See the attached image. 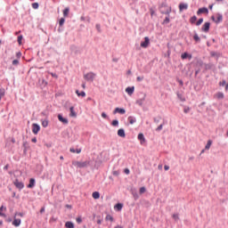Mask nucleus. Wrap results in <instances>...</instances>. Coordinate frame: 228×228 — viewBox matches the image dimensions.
Here are the masks:
<instances>
[{
	"instance_id": "obj_1",
	"label": "nucleus",
	"mask_w": 228,
	"mask_h": 228,
	"mask_svg": "<svg viewBox=\"0 0 228 228\" xmlns=\"http://www.w3.org/2000/svg\"><path fill=\"white\" fill-rule=\"evenodd\" d=\"M72 165L73 167H77V168H86V167H88V165H90V162L88 161H77V160H74L72 161Z\"/></svg>"
},
{
	"instance_id": "obj_2",
	"label": "nucleus",
	"mask_w": 228,
	"mask_h": 228,
	"mask_svg": "<svg viewBox=\"0 0 228 228\" xmlns=\"http://www.w3.org/2000/svg\"><path fill=\"white\" fill-rule=\"evenodd\" d=\"M159 12H160V13H162L164 15H170V13H172V8L168 7L165 4H162L160 8H159Z\"/></svg>"
},
{
	"instance_id": "obj_3",
	"label": "nucleus",
	"mask_w": 228,
	"mask_h": 228,
	"mask_svg": "<svg viewBox=\"0 0 228 228\" xmlns=\"http://www.w3.org/2000/svg\"><path fill=\"white\" fill-rule=\"evenodd\" d=\"M95 77H97V74L92 71L86 74H84V79H86V81H90V83H94V79H95Z\"/></svg>"
},
{
	"instance_id": "obj_4",
	"label": "nucleus",
	"mask_w": 228,
	"mask_h": 228,
	"mask_svg": "<svg viewBox=\"0 0 228 228\" xmlns=\"http://www.w3.org/2000/svg\"><path fill=\"white\" fill-rule=\"evenodd\" d=\"M212 20H214L216 24H220V22L224 20V15H222V13H217L216 19H215V16H212Z\"/></svg>"
},
{
	"instance_id": "obj_5",
	"label": "nucleus",
	"mask_w": 228,
	"mask_h": 228,
	"mask_svg": "<svg viewBox=\"0 0 228 228\" xmlns=\"http://www.w3.org/2000/svg\"><path fill=\"white\" fill-rule=\"evenodd\" d=\"M150 44H151V39L149 38V37H145L144 41L141 42V47H142L143 49H147Z\"/></svg>"
},
{
	"instance_id": "obj_6",
	"label": "nucleus",
	"mask_w": 228,
	"mask_h": 228,
	"mask_svg": "<svg viewBox=\"0 0 228 228\" xmlns=\"http://www.w3.org/2000/svg\"><path fill=\"white\" fill-rule=\"evenodd\" d=\"M14 186H16V188L18 190H23L24 188V183L20 182L19 179H15V181L13 182Z\"/></svg>"
},
{
	"instance_id": "obj_7",
	"label": "nucleus",
	"mask_w": 228,
	"mask_h": 228,
	"mask_svg": "<svg viewBox=\"0 0 228 228\" xmlns=\"http://www.w3.org/2000/svg\"><path fill=\"white\" fill-rule=\"evenodd\" d=\"M40 131V125L34 123L32 125V133L34 134H38V132Z\"/></svg>"
},
{
	"instance_id": "obj_8",
	"label": "nucleus",
	"mask_w": 228,
	"mask_h": 228,
	"mask_svg": "<svg viewBox=\"0 0 228 228\" xmlns=\"http://www.w3.org/2000/svg\"><path fill=\"white\" fill-rule=\"evenodd\" d=\"M210 26H211V23L205 22L204 25L201 28V31H203L204 33H208L209 31Z\"/></svg>"
},
{
	"instance_id": "obj_9",
	"label": "nucleus",
	"mask_w": 228,
	"mask_h": 228,
	"mask_svg": "<svg viewBox=\"0 0 228 228\" xmlns=\"http://www.w3.org/2000/svg\"><path fill=\"white\" fill-rule=\"evenodd\" d=\"M216 67L212 62L205 64V70H216Z\"/></svg>"
},
{
	"instance_id": "obj_10",
	"label": "nucleus",
	"mask_w": 228,
	"mask_h": 228,
	"mask_svg": "<svg viewBox=\"0 0 228 228\" xmlns=\"http://www.w3.org/2000/svg\"><path fill=\"white\" fill-rule=\"evenodd\" d=\"M58 120L62 124H65V125L69 124V119L67 118H63L61 114L58 115Z\"/></svg>"
},
{
	"instance_id": "obj_11",
	"label": "nucleus",
	"mask_w": 228,
	"mask_h": 228,
	"mask_svg": "<svg viewBox=\"0 0 228 228\" xmlns=\"http://www.w3.org/2000/svg\"><path fill=\"white\" fill-rule=\"evenodd\" d=\"M37 185V181L35 180V178H30L29 179V183L27 185V188H35V186Z\"/></svg>"
},
{
	"instance_id": "obj_12",
	"label": "nucleus",
	"mask_w": 228,
	"mask_h": 228,
	"mask_svg": "<svg viewBox=\"0 0 228 228\" xmlns=\"http://www.w3.org/2000/svg\"><path fill=\"white\" fill-rule=\"evenodd\" d=\"M200 13H209V10L207 7L200 8L197 12V15H200Z\"/></svg>"
},
{
	"instance_id": "obj_13",
	"label": "nucleus",
	"mask_w": 228,
	"mask_h": 228,
	"mask_svg": "<svg viewBox=\"0 0 228 228\" xmlns=\"http://www.w3.org/2000/svg\"><path fill=\"white\" fill-rule=\"evenodd\" d=\"M20 224H22V220L15 218V216H14V220L12 221V225L14 227H20Z\"/></svg>"
},
{
	"instance_id": "obj_14",
	"label": "nucleus",
	"mask_w": 228,
	"mask_h": 228,
	"mask_svg": "<svg viewBox=\"0 0 228 228\" xmlns=\"http://www.w3.org/2000/svg\"><path fill=\"white\" fill-rule=\"evenodd\" d=\"M69 117H72L73 118H76V117H77V113L74 110V106H71L69 108Z\"/></svg>"
},
{
	"instance_id": "obj_15",
	"label": "nucleus",
	"mask_w": 228,
	"mask_h": 228,
	"mask_svg": "<svg viewBox=\"0 0 228 228\" xmlns=\"http://www.w3.org/2000/svg\"><path fill=\"white\" fill-rule=\"evenodd\" d=\"M137 139L140 141L141 145L145 143V135H143V134L140 133L137 136Z\"/></svg>"
},
{
	"instance_id": "obj_16",
	"label": "nucleus",
	"mask_w": 228,
	"mask_h": 228,
	"mask_svg": "<svg viewBox=\"0 0 228 228\" xmlns=\"http://www.w3.org/2000/svg\"><path fill=\"white\" fill-rule=\"evenodd\" d=\"M114 115H116V113H119L120 115H124L126 113V110L125 109H120V108H116L113 111Z\"/></svg>"
},
{
	"instance_id": "obj_17",
	"label": "nucleus",
	"mask_w": 228,
	"mask_h": 228,
	"mask_svg": "<svg viewBox=\"0 0 228 228\" xmlns=\"http://www.w3.org/2000/svg\"><path fill=\"white\" fill-rule=\"evenodd\" d=\"M118 136H120V138H126V131L124 128H120L118 130Z\"/></svg>"
},
{
	"instance_id": "obj_18",
	"label": "nucleus",
	"mask_w": 228,
	"mask_h": 228,
	"mask_svg": "<svg viewBox=\"0 0 228 228\" xmlns=\"http://www.w3.org/2000/svg\"><path fill=\"white\" fill-rule=\"evenodd\" d=\"M145 97H146V95L143 94L142 98L138 99L136 101V104H138V106H141V107L143 106V102H145Z\"/></svg>"
},
{
	"instance_id": "obj_19",
	"label": "nucleus",
	"mask_w": 228,
	"mask_h": 228,
	"mask_svg": "<svg viewBox=\"0 0 228 228\" xmlns=\"http://www.w3.org/2000/svg\"><path fill=\"white\" fill-rule=\"evenodd\" d=\"M126 94H128V95H133V94H134V86L126 87Z\"/></svg>"
},
{
	"instance_id": "obj_20",
	"label": "nucleus",
	"mask_w": 228,
	"mask_h": 228,
	"mask_svg": "<svg viewBox=\"0 0 228 228\" xmlns=\"http://www.w3.org/2000/svg\"><path fill=\"white\" fill-rule=\"evenodd\" d=\"M3 211H6V207H4V205L0 207V216L6 218V214L3 213Z\"/></svg>"
},
{
	"instance_id": "obj_21",
	"label": "nucleus",
	"mask_w": 228,
	"mask_h": 228,
	"mask_svg": "<svg viewBox=\"0 0 228 228\" xmlns=\"http://www.w3.org/2000/svg\"><path fill=\"white\" fill-rule=\"evenodd\" d=\"M179 10L180 12H183V10H188V4L181 3L179 4Z\"/></svg>"
},
{
	"instance_id": "obj_22",
	"label": "nucleus",
	"mask_w": 228,
	"mask_h": 228,
	"mask_svg": "<svg viewBox=\"0 0 228 228\" xmlns=\"http://www.w3.org/2000/svg\"><path fill=\"white\" fill-rule=\"evenodd\" d=\"M182 60H186L189 58V60H191V54H189L188 53H183L181 55Z\"/></svg>"
},
{
	"instance_id": "obj_23",
	"label": "nucleus",
	"mask_w": 228,
	"mask_h": 228,
	"mask_svg": "<svg viewBox=\"0 0 228 228\" xmlns=\"http://www.w3.org/2000/svg\"><path fill=\"white\" fill-rule=\"evenodd\" d=\"M69 151L73 152L74 154H81V148H77V149L70 148Z\"/></svg>"
},
{
	"instance_id": "obj_24",
	"label": "nucleus",
	"mask_w": 228,
	"mask_h": 228,
	"mask_svg": "<svg viewBox=\"0 0 228 228\" xmlns=\"http://www.w3.org/2000/svg\"><path fill=\"white\" fill-rule=\"evenodd\" d=\"M76 94L78 97H86V93H85V91L79 93V90H76Z\"/></svg>"
},
{
	"instance_id": "obj_25",
	"label": "nucleus",
	"mask_w": 228,
	"mask_h": 228,
	"mask_svg": "<svg viewBox=\"0 0 228 228\" xmlns=\"http://www.w3.org/2000/svg\"><path fill=\"white\" fill-rule=\"evenodd\" d=\"M128 122L129 124L133 125V124H135L136 122V118L133 117V116H129L128 117Z\"/></svg>"
},
{
	"instance_id": "obj_26",
	"label": "nucleus",
	"mask_w": 228,
	"mask_h": 228,
	"mask_svg": "<svg viewBox=\"0 0 228 228\" xmlns=\"http://www.w3.org/2000/svg\"><path fill=\"white\" fill-rule=\"evenodd\" d=\"M211 145H213V141L208 140L205 146L206 151H209V149H211Z\"/></svg>"
},
{
	"instance_id": "obj_27",
	"label": "nucleus",
	"mask_w": 228,
	"mask_h": 228,
	"mask_svg": "<svg viewBox=\"0 0 228 228\" xmlns=\"http://www.w3.org/2000/svg\"><path fill=\"white\" fill-rule=\"evenodd\" d=\"M193 40L197 42L198 44L200 43V37H199V34L197 32H194Z\"/></svg>"
},
{
	"instance_id": "obj_28",
	"label": "nucleus",
	"mask_w": 228,
	"mask_h": 228,
	"mask_svg": "<svg viewBox=\"0 0 228 228\" xmlns=\"http://www.w3.org/2000/svg\"><path fill=\"white\" fill-rule=\"evenodd\" d=\"M65 227L66 228H74V223L68 221L65 223Z\"/></svg>"
},
{
	"instance_id": "obj_29",
	"label": "nucleus",
	"mask_w": 228,
	"mask_h": 228,
	"mask_svg": "<svg viewBox=\"0 0 228 228\" xmlns=\"http://www.w3.org/2000/svg\"><path fill=\"white\" fill-rule=\"evenodd\" d=\"M167 16L163 20L162 24H169L170 23V14H167Z\"/></svg>"
},
{
	"instance_id": "obj_30",
	"label": "nucleus",
	"mask_w": 228,
	"mask_h": 228,
	"mask_svg": "<svg viewBox=\"0 0 228 228\" xmlns=\"http://www.w3.org/2000/svg\"><path fill=\"white\" fill-rule=\"evenodd\" d=\"M122 208H124V205L122 203H118L115 206V208L118 209V211H122Z\"/></svg>"
},
{
	"instance_id": "obj_31",
	"label": "nucleus",
	"mask_w": 228,
	"mask_h": 228,
	"mask_svg": "<svg viewBox=\"0 0 228 228\" xmlns=\"http://www.w3.org/2000/svg\"><path fill=\"white\" fill-rule=\"evenodd\" d=\"M93 198L94 199H100L101 198V193H99V191H94L93 192Z\"/></svg>"
},
{
	"instance_id": "obj_32",
	"label": "nucleus",
	"mask_w": 228,
	"mask_h": 228,
	"mask_svg": "<svg viewBox=\"0 0 228 228\" xmlns=\"http://www.w3.org/2000/svg\"><path fill=\"white\" fill-rule=\"evenodd\" d=\"M177 97L179 100L182 101V102H184V101H186V98H184L182 94L177 93Z\"/></svg>"
},
{
	"instance_id": "obj_33",
	"label": "nucleus",
	"mask_w": 228,
	"mask_h": 228,
	"mask_svg": "<svg viewBox=\"0 0 228 228\" xmlns=\"http://www.w3.org/2000/svg\"><path fill=\"white\" fill-rule=\"evenodd\" d=\"M69 12H70V9L69 7L65 8L63 11L64 17H67Z\"/></svg>"
},
{
	"instance_id": "obj_34",
	"label": "nucleus",
	"mask_w": 228,
	"mask_h": 228,
	"mask_svg": "<svg viewBox=\"0 0 228 228\" xmlns=\"http://www.w3.org/2000/svg\"><path fill=\"white\" fill-rule=\"evenodd\" d=\"M190 22L191 24H195V22H197V16H192L191 19H190Z\"/></svg>"
},
{
	"instance_id": "obj_35",
	"label": "nucleus",
	"mask_w": 228,
	"mask_h": 228,
	"mask_svg": "<svg viewBox=\"0 0 228 228\" xmlns=\"http://www.w3.org/2000/svg\"><path fill=\"white\" fill-rule=\"evenodd\" d=\"M111 126H113L114 127H118V120L114 119L111 123Z\"/></svg>"
},
{
	"instance_id": "obj_36",
	"label": "nucleus",
	"mask_w": 228,
	"mask_h": 228,
	"mask_svg": "<svg viewBox=\"0 0 228 228\" xmlns=\"http://www.w3.org/2000/svg\"><path fill=\"white\" fill-rule=\"evenodd\" d=\"M105 220H109L110 222H113V216L110 214H108L105 217Z\"/></svg>"
},
{
	"instance_id": "obj_37",
	"label": "nucleus",
	"mask_w": 228,
	"mask_h": 228,
	"mask_svg": "<svg viewBox=\"0 0 228 228\" xmlns=\"http://www.w3.org/2000/svg\"><path fill=\"white\" fill-rule=\"evenodd\" d=\"M173 219L175 220V222H179V214H174Z\"/></svg>"
},
{
	"instance_id": "obj_38",
	"label": "nucleus",
	"mask_w": 228,
	"mask_h": 228,
	"mask_svg": "<svg viewBox=\"0 0 228 228\" xmlns=\"http://www.w3.org/2000/svg\"><path fill=\"white\" fill-rule=\"evenodd\" d=\"M216 97H217V99H224V93H222V92L217 93Z\"/></svg>"
},
{
	"instance_id": "obj_39",
	"label": "nucleus",
	"mask_w": 228,
	"mask_h": 228,
	"mask_svg": "<svg viewBox=\"0 0 228 228\" xmlns=\"http://www.w3.org/2000/svg\"><path fill=\"white\" fill-rule=\"evenodd\" d=\"M42 126L43 127H47L49 126V121L48 120L42 121Z\"/></svg>"
},
{
	"instance_id": "obj_40",
	"label": "nucleus",
	"mask_w": 228,
	"mask_h": 228,
	"mask_svg": "<svg viewBox=\"0 0 228 228\" xmlns=\"http://www.w3.org/2000/svg\"><path fill=\"white\" fill-rule=\"evenodd\" d=\"M63 24H65V18H61L60 21H59V26H63Z\"/></svg>"
},
{
	"instance_id": "obj_41",
	"label": "nucleus",
	"mask_w": 228,
	"mask_h": 228,
	"mask_svg": "<svg viewBox=\"0 0 228 228\" xmlns=\"http://www.w3.org/2000/svg\"><path fill=\"white\" fill-rule=\"evenodd\" d=\"M204 22V19L200 18L197 22H196V26H200V24H202Z\"/></svg>"
},
{
	"instance_id": "obj_42",
	"label": "nucleus",
	"mask_w": 228,
	"mask_h": 228,
	"mask_svg": "<svg viewBox=\"0 0 228 228\" xmlns=\"http://www.w3.org/2000/svg\"><path fill=\"white\" fill-rule=\"evenodd\" d=\"M4 97V89H0V101Z\"/></svg>"
},
{
	"instance_id": "obj_43",
	"label": "nucleus",
	"mask_w": 228,
	"mask_h": 228,
	"mask_svg": "<svg viewBox=\"0 0 228 228\" xmlns=\"http://www.w3.org/2000/svg\"><path fill=\"white\" fill-rule=\"evenodd\" d=\"M95 28H96L98 33H101V32L102 31V30L101 29V24L97 23V24L95 25Z\"/></svg>"
},
{
	"instance_id": "obj_44",
	"label": "nucleus",
	"mask_w": 228,
	"mask_h": 228,
	"mask_svg": "<svg viewBox=\"0 0 228 228\" xmlns=\"http://www.w3.org/2000/svg\"><path fill=\"white\" fill-rule=\"evenodd\" d=\"M38 6H39L38 3L32 4V8H34V10H38Z\"/></svg>"
},
{
	"instance_id": "obj_45",
	"label": "nucleus",
	"mask_w": 228,
	"mask_h": 228,
	"mask_svg": "<svg viewBox=\"0 0 228 228\" xmlns=\"http://www.w3.org/2000/svg\"><path fill=\"white\" fill-rule=\"evenodd\" d=\"M226 85H227V82L225 80L219 82V86H225Z\"/></svg>"
},
{
	"instance_id": "obj_46",
	"label": "nucleus",
	"mask_w": 228,
	"mask_h": 228,
	"mask_svg": "<svg viewBox=\"0 0 228 228\" xmlns=\"http://www.w3.org/2000/svg\"><path fill=\"white\" fill-rule=\"evenodd\" d=\"M190 107H186V106H184V108H183V112L184 113H190Z\"/></svg>"
},
{
	"instance_id": "obj_47",
	"label": "nucleus",
	"mask_w": 228,
	"mask_h": 228,
	"mask_svg": "<svg viewBox=\"0 0 228 228\" xmlns=\"http://www.w3.org/2000/svg\"><path fill=\"white\" fill-rule=\"evenodd\" d=\"M102 118H105V119L109 118L108 114H106V112H102Z\"/></svg>"
},
{
	"instance_id": "obj_48",
	"label": "nucleus",
	"mask_w": 228,
	"mask_h": 228,
	"mask_svg": "<svg viewBox=\"0 0 228 228\" xmlns=\"http://www.w3.org/2000/svg\"><path fill=\"white\" fill-rule=\"evenodd\" d=\"M18 44H20V45L22 44V36L18 37Z\"/></svg>"
},
{
	"instance_id": "obj_49",
	"label": "nucleus",
	"mask_w": 228,
	"mask_h": 228,
	"mask_svg": "<svg viewBox=\"0 0 228 228\" xmlns=\"http://www.w3.org/2000/svg\"><path fill=\"white\" fill-rule=\"evenodd\" d=\"M147 190L145 189V187H141L140 188V193H145Z\"/></svg>"
},
{
	"instance_id": "obj_50",
	"label": "nucleus",
	"mask_w": 228,
	"mask_h": 228,
	"mask_svg": "<svg viewBox=\"0 0 228 228\" xmlns=\"http://www.w3.org/2000/svg\"><path fill=\"white\" fill-rule=\"evenodd\" d=\"M162 129H163V124L159 125V126L157 127L156 131H161Z\"/></svg>"
},
{
	"instance_id": "obj_51",
	"label": "nucleus",
	"mask_w": 228,
	"mask_h": 228,
	"mask_svg": "<svg viewBox=\"0 0 228 228\" xmlns=\"http://www.w3.org/2000/svg\"><path fill=\"white\" fill-rule=\"evenodd\" d=\"M77 224H81V222H83V219H81V217H77Z\"/></svg>"
},
{
	"instance_id": "obj_52",
	"label": "nucleus",
	"mask_w": 228,
	"mask_h": 228,
	"mask_svg": "<svg viewBox=\"0 0 228 228\" xmlns=\"http://www.w3.org/2000/svg\"><path fill=\"white\" fill-rule=\"evenodd\" d=\"M12 65H19V60H13Z\"/></svg>"
},
{
	"instance_id": "obj_53",
	"label": "nucleus",
	"mask_w": 228,
	"mask_h": 228,
	"mask_svg": "<svg viewBox=\"0 0 228 228\" xmlns=\"http://www.w3.org/2000/svg\"><path fill=\"white\" fill-rule=\"evenodd\" d=\"M16 56H17V58H20V56H22V53L18 52V53H16Z\"/></svg>"
},
{
	"instance_id": "obj_54",
	"label": "nucleus",
	"mask_w": 228,
	"mask_h": 228,
	"mask_svg": "<svg viewBox=\"0 0 228 228\" xmlns=\"http://www.w3.org/2000/svg\"><path fill=\"white\" fill-rule=\"evenodd\" d=\"M40 213H41V214L45 213V207L41 208Z\"/></svg>"
},
{
	"instance_id": "obj_55",
	"label": "nucleus",
	"mask_w": 228,
	"mask_h": 228,
	"mask_svg": "<svg viewBox=\"0 0 228 228\" xmlns=\"http://www.w3.org/2000/svg\"><path fill=\"white\" fill-rule=\"evenodd\" d=\"M5 222H7L8 224H10L12 222V217H8L7 219H5Z\"/></svg>"
},
{
	"instance_id": "obj_56",
	"label": "nucleus",
	"mask_w": 228,
	"mask_h": 228,
	"mask_svg": "<svg viewBox=\"0 0 228 228\" xmlns=\"http://www.w3.org/2000/svg\"><path fill=\"white\" fill-rule=\"evenodd\" d=\"M136 80H137V81H143V77H136Z\"/></svg>"
},
{
	"instance_id": "obj_57",
	"label": "nucleus",
	"mask_w": 228,
	"mask_h": 228,
	"mask_svg": "<svg viewBox=\"0 0 228 228\" xmlns=\"http://www.w3.org/2000/svg\"><path fill=\"white\" fill-rule=\"evenodd\" d=\"M51 75L53 77H55L56 79H58V75H56V73H52Z\"/></svg>"
},
{
	"instance_id": "obj_58",
	"label": "nucleus",
	"mask_w": 228,
	"mask_h": 228,
	"mask_svg": "<svg viewBox=\"0 0 228 228\" xmlns=\"http://www.w3.org/2000/svg\"><path fill=\"white\" fill-rule=\"evenodd\" d=\"M10 167V165H5L4 167V170H8V168Z\"/></svg>"
},
{
	"instance_id": "obj_59",
	"label": "nucleus",
	"mask_w": 228,
	"mask_h": 228,
	"mask_svg": "<svg viewBox=\"0 0 228 228\" xmlns=\"http://www.w3.org/2000/svg\"><path fill=\"white\" fill-rule=\"evenodd\" d=\"M164 169H165V170H170V167L165 165V166H164Z\"/></svg>"
},
{
	"instance_id": "obj_60",
	"label": "nucleus",
	"mask_w": 228,
	"mask_h": 228,
	"mask_svg": "<svg viewBox=\"0 0 228 228\" xmlns=\"http://www.w3.org/2000/svg\"><path fill=\"white\" fill-rule=\"evenodd\" d=\"M31 142H32L33 143H37V137L32 138Z\"/></svg>"
},
{
	"instance_id": "obj_61",
	"label": "nucleus",
	"mask_w": 228,
	"mask_h": 228,
	"mask_svg": "<svg viewBox=\"0 0 228 228\" xmlns=\"http://www.w3.org/2000/svg\"><path fill=\"white\" fill-rule=\"evenodd\" d=\"M97 224H98V225H101V224H102V219H98L97 220Z\"/></svg>"
},
{
	"instance_id": "obj_62",
	"label": "nucleus",
	"mask_w": 228,
	"mask_h": 228,
	"mask_svg": "<svg viewBox=\"0 0 228 228\" xmlns=\"http://www.w3.org/2000/svg\"><path fill=\"white\" fill-rule=\"evenodd\" d=\"M129 173H130L129 169H128V168H126V169H125V174L129 175Z\"/></svg>"
},
{
	"instance_id": "obj_63",
	"label": "nucleus",
	"mask_w": 228,
	"mask_h": 228,
	"mask_svg": "<svg viewBox=\"0 0 228 228\" xmlns=\"http://www.w3.org/2000/svg\"><path fill=\"white\" fill-rule=\"evenodd\" d=\"M210 54H211V56H216V53H215V52H211Z\"/></svg>"
},
{
	"instance_id": "obj_64",
	"label": "nucleus",
	"mask_w": 228,
	"mask_h": 228,
	"mask_svg": "<svg viewBox=\"0 0 228 228\" xmlns=\"http://www.w3.org/2000/svg\"><path fill=\"white\" fill-rule=\"evenodd\" d=\"M225 90H228V84L225 85Z\"/></svg>"
}]
</instances>
